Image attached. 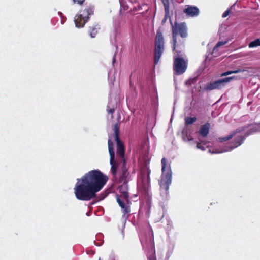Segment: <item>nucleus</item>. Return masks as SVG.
Listing matches in <instances>:
<instances>
[{"label": "nucleus", "mask_w": 260, "mask_h": 260, "mask_svg": "<svg viewBox=\"0 0 260 260\" xmlns=\"http://www.w3.org/2000/svg\"><path fill=\"white\" fill-rule=\"evenodd\" d=\"M187 8L183 10V12L190 17L197 16L199 15V9L196 6L187 5Z\"/></svg>", "instance_id": "12"}, {"label": "nucleus", "mask_w": 260, "mask_h": 260, "mask_svg": "<svg viewBox=\"0 0 260 260\" xmlns=\"http://www.w3.org/2000/svg\"><path fill=\"white\" fill-rule=\"evenodd\" d=\"M150 244L151 246H152V240H151V239H150Z\"/></svg>", "instance_id": "31"}, {"label": "nucleus", "mask_w": 260, "mask_h": 260, "mask_svg": "<svg viewBox=\"0 0 260 260\" xmlns=\"http://www.w3.org/2000/svg\"><path fill=\"white\" fill-rule=\"evenodd\" d=\"M164 39L162 34L160 30H157L155 40L154 63L157 64L164 51Z\"/></svg>", "instance_id": "6"}, {"label": "nucleus", "mask_w": 260, "mask_h": 260, "mask_svg": "<svg viewBox=\"0 0 260 260\" xmlns=\"http://www.w3.org/2000/svg\"><path fill=\"white\" fill-rule=\"evenodd\" d=\"M151 171L148 169H144L141 171V176L138 180V189L140 193L145 196H149L150 188Z\"/></svg>", "instance_id": "4"}, {"label": "nucleus", "mask_w": 260, "mask_h": 260, "mask_svg": "<svg viewBox=\"0 0 260 260\" xmlns=\"http://www.w3.org/2000/svg\"><path fill=\"white\" fill-rule=\"evenodd\" d=\"M162 166V178L160 183L161 189L164 190L166 192L168 191L169 186L172 182V171L169 168L166 172V168L167 166V159L163 158L161 161Z\"/></svg>", "instance_id": "7"}, {"label": "nucleus", "mask_w": 260, "mask_h": 260, "mask_svg": "<svg viewBox=\"0 0 260 260\" xmlns=\"http://www.w3.org/2000/svg\"><path fill=\"white\" fill-rule=\"evenodd\" d=\"M94 14V7L89 6L85 8L83 11L77 14L74 19V22L76 27L78 28H82L87 22L91 15Z\"/></svg>", "instance_id": "5"}, {"label": "nucleus", "mask_w": 260, "mask_h": 260, "mask_svg": "<svg viewBox=\"0 0 260 260\" xmlns=\"http://www.w3.org/2000/svg\"><path fill=\"white\" fill-rule=\"evenodd\" d=\"M74 3L77 2L78 4L81 5L83 4L85 0H73Z\"/></svg>", "instance_id": "26"}, {"label": "nucleus", "mask_w": 260, "mask_h": 260, "mask_svg": "<svg viewBox=\"0 0 260 260\" xmlns=\"http://www.w3.org/2000/svg\"><path fill=\"white\" fill-rule=\"evenodd\" d=\"M227 43V41H219L218 42L217 44L216 45V46H215L214 49H215L216 48L219 47V46H222V45H224L225 44H226Z\"/></svg>", "instance_id": "23"}, {"label": "nucleus", "mask_w": 260, "mask_h": 260, "mask_svg": "<svg viewBox=\"0 0 260 260\" xmlns=\"http://www.w3.org/2000/svg\"><path fill=\"white\" fill-rule=\"evenodd\" d=\"M114 109H110L109 110L108 112L112 114L114 112Z\"/></svg>", "instance_id": "29"}, {"label": "nucleus", "mask_w": 260, "mask_h": 260, "mask_svg": "<svg viewBox=\"0 0 260 260\" xmlns=\"http://www.w3.org/2000/svg\"><path fill=\"white\" fill-rule=\"evenodd\" d=\"M197 120V118L196 117H186L185 118V124L186 125H188L191 124H193Z\"/></svg>", "instance_id": "18"}, {"label": "nucleus", "mask_w": 260, "mask_h": 260, "mask_svg": "<svg viewBox=\"0 0 260 260\" xmlns=\"http://www.w3.org/2000/svg\"><path fill=\"white\" fill-rule=\"evenodd\" d=\"M210 124L207 123L204 125L201 126V128L199 132V134L203 137H206L209 132Z\"/></svg>", "instance_id": "15"}, {"label": "nucleus", "mask_w": 260, "mask_h": 260, "mask_svg": "<svg viewBox=\"0 0 260 260\" xmlns=\"http://www.w3.org/2000/svg\"><path fill=\"white\" fill-rule=\"evenodd\" d=\"M229 14H230V10H227L223 13L222 17L223 18H225V17H227L229 15Z\"/></svg>", "instance_id": "25"}, {"label": "nucleus", "mask_w": 260, "mask_h": 260, "mask_svg": "<svg viewBox=\"0 0 260 260\" xmlns=\"http://www.w3.org/2000/svg\"><path fill=\"white\" fill-rule=\"evenodd\" d=\"M204 89L206 91H211L216 89L215 82H213L207 83L204 87Z\"/></svg>", "instance_id": "17"}, {"label": "nucleus", "mask_w": 260, "mask_h": 260, "mask_svg": "<svg viewBox=\"0 0 260 260\" xmlns=\"http://www.w3.org/2000/svg\"><path fill=\"white\" fill-rule=\"evenodd\" d=\"M166 14H168L169 12V0H161Z\"/></svg>", "instance_id": "21"}, {"label": "nucleus", "mask_w": 260, "mask_h": 260, "mask_svg": "<svg viewBox=\"0 0 260 260\" xmlns=\"http://www.w3.org/2000/svg\"><path fill=\"white\" fill-rule=\"evenodd\" d=\"M141 242H142V244L143 245V246H144V243L143 241L141 240Z\"/></svg>", "instance_id": "32"}, {"label": "nucleus", "mask_w": 260, "mask_h": 260, "mask_svg": "<svg viewBox=\"0 0 260 260\" xmlns=\"http://www.w3.org/2000/svg\"><path fill=\"white\" fill-rule=\"evenodd\" d=\"M113 130L115 134V140L116 142L117 158L118 161H120L123 164L119 181L123 184H126L129 180V173L125 167V148L119 138L120 130L118 123L114 124Z\"/></svg>", "instance_id": "2"}, {"label": "nucleus", "mask_w": 260, "mask_h": 260, "mask_svg": "<svg viewBox=\"0 0 260 260\" xmlns=\"http://www.w3.org/2000/svg\"><path fill=\"white\" fill-rule=\"evenodd\" d=\"M244 138L242 135L238 136L234 139V140L232 142V144L226 147L224 150L219 151V152H215L212 153H221L225 152L231 151L233 150L234 148L238 147L240 146L243 142Z\"/></svg>", "instance_id": "10"}, {"label": "nucleus", "mask_w": 260, "mask_h": 260, "mask_svg": "<svg viewBox=\"0 0 260 260\" xmlns=\"http://www.w3.org/2000/svg\"><path fill=\"white\" fill-rule=\"evenodd\" d=\"M123 196L125 199H127L129 197V194L127 191H124L122 192Z\"/></svg>", "instance_id": "27"}, {"label": "nucleus", "mask_w": 260, "mask_h": 260, "mask_svg": "<svg viewBox=\"0 0 260 260\" xmlns=\"http://www.w3.org/2000/svg\"><path fill=\"white\" fill-rule=\"evenodd\" d=\"M100 29L99 23H95L92 25L89 26L88 32L91 38H95Z\"/></svg>", "instance_id": "14"}, {"label": "nucleus", "mask_w": 260, "mask_h": 260, "mask_svg": "<svg viewBox=\"0 0 260 260\" xmlns=\"http://www.w3.org/2000/svg\"><path fill=\"white\" fill-rule=\"evenodd\" d=\"M115 60H116V59H115V57L114 56L113 57V60H112L113 63H114L115 62Z\"/></svg>", "instance_id": "30"}, {"label": "nucleus", "mask_w": 260, "mask_h": 260, "mask_svg": "<svg viewBox=\"0 0 260 260\" xmlns=\"http://www.w3.org/2000/svg\"><path fill=\"white\" fill-rule=\"evenodd\" d=\"M148 260H156V256L154 254H152V255L149 256L148 257Z\"/></svg>", "instance_id": "28"}, {"label": "nucleus", "mask_w": 260, "mask_h": 260, "mask_svg": "<svg viewBox=\"0 0 260 260\" xmlns=\"http://www.w3.org/2000/svg\"><path fill=\"white\" fill-rule=\"evenodd\" d=\"M108 149L110 154V163L111 165V171L112 174L115 176L117 174V164L121 162L120 161H118L117 158L116 160L115 158V152L113 147V144L112 141L110 139L108 140Z\"/></svg>", "instance_id": "8"}, {"label": "nucleus", "mask_w": 260, "mask_h": 260, "mask_svg": "<svg viewBox=\"0 0 260 260\" xmlns=\"http://www.w3.org/2000/svg\"><path fill=\"white\" fill-rule=\"evenodd\" d=\"M240 132V130L236 129L232 132L231 134H230L226 136L218 138V141L220 142H223L224 141H228L232 139L237 133H239Z\"/></svg>", "instance_id": "16"}, {"label": "nucleus", "mask_w": 260, "mask_h": 260, "mask_svg": "<svg viewBox=\"0 0 260 260\" xmlns=\"http://www.w3.org/2000/svg\"><path fill=\"white\" fill-rule=\"evenodd\" d=\"M235 77H229L224 78H222L214 81L216 89H221L225 86L226 83L234 79Z\"/></svg>", "instance_id": "13"}, {"label": "nucleus", "mask_w": 260, "mask_h": 260, "mask_svg": "<svg viewBox=\"0 0 260 260\" xmlns=\"http://www.w3.org/2000/svg\"><path fill=\"white\" fill-rule=\"evenodd\" d=\"M197 148L203 151L205 150L206 149L205 147L202 145V144L200 142H197Z\"/></svg>", "instance_id": "24"}, {"label": "nucleus", "mask_w": 260, "mask_h": 260, "mask_svg": "<svg viewBox=\"0 0 260 260\" xmlns=\"http://www.w3.org/2000/svg\"><path fill=\"white\" fill-rule=\"evenodd\" d=\"M182 135L183 139L187 141H191L193 140V138L190 134H188L187 131L183 130L182 131Z\"/></svg>", "instance_id": "20"}, {"label": "nucleus", "mask_w": 260, "mask_h": 260, "mask_svg": "<svg viewBox=\"0 0 260 260\" xmlns=\"http://www.w3.org/2000/svg\"><path fill=\"white\" fill-rule=\"evenodd\" d=\"M241 71V70H240V69L234 70V71H226V72H225L222 73L221 75V77L225 76H228V75L232 74L238 73L240 72Z\"/></svg>", "instance_id": "22"}, {"label": "nucleus", "mask_w": 260, "mask_h": 260, "mask_svg": "<svg viewBox=\"0 0 260 260\" xmlns=\"http://www.w3.org/2000/svg\"><path fill=\"white\" fill-rule=\"evenodd\" d=\"M172 32V48L173 50L180 46L184 45V41L182 40H177L178 35L182 38H185L188 36V29L186 23H178L175 22L174 24L171 23Z\"/></svg>", "instance_id": "3"}, {"label": "nucleus", "mask_w": 260, "mask_h": 260, "mask_svg": "<svg viewBox=\"0 0 260 260\" xmlns=\"http://www.w3.org/2000/svg\"><path fill=\"white\" fill-rule=\"evenodd\" d=\"M109 178L99 170L88 171L77 181L74 188L76 198L81 201H89L96 197L106 184Z\"/></svg>", "instance_id": "1"}, {"label": "nucleus", "mask_w": 260, "mask_h": 260, "mask_svg": "<svg viewBox=\"0 0 260 260\" xmlns=\"http://www.w3.org/2000/svg\"><path fill=\"white\" fill-rule=\"evenodd\" d=\"M259 46H260L259 39H256L254 40V41L251 42L248 45L249 48H253Z\"/></svg>", "instance_id": "19"}, {"label": "nucleus", "mask_w": 260, "mask_h": 260, "mask_svg": "<svg viewBox=\"0 0 260 260\" xmlns=\"http://www.w3.org/2000/svg\"><path fill=\"white\" fill-rule=\"evenodd\" d=\"M187 68V62L182 57L174 59L173 70L175 74L179 75L183 74Z\"/></svg>", "instance_id": "9"}, {"label": "nucleus", "mask_w": 260, "mask_h": 260, "mask_svg": "<svg viewBox=\"0 0 260 260\" xmlns=\"http://www.w3.org/2000/svg\"><path fill=\"white\" fill-rule=\"evenodd\" d=\"M116 199L118 204L121 208V211L123 213L122 216L124 218L126 219L128 218L129 213L131 212L130 206L128 205L125 204L124 201L121 200L118 196L117 197Z\"/></svg>", "instance_id": "11"}]
</instances>
